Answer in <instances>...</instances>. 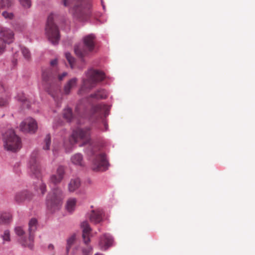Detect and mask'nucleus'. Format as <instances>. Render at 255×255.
Masks as SVG:
<instances>
[{
  "instance_id": "obj_1",
  "label": "nucleus",
  "mask_w": 255,
  "mask_h": 255,
  "mask_svg": "<svg viewBox=\"0 0 255 255\" xmlns=\"http://www.w3.org/2000/svg\"><path fill=\"white\" fill-rule=\"evenodd\" d=\"M80 140L83 142L79 144L80 146L87 145L85 152L89 156H93L92 169L95 171H104L108 169L109 166L106 155L104 153L99 152L98 147H94L91 143L90 131L89 128H78L73 130L69 138L71 144L77 143Z\"/></svg>"
},
{
  "instance_id": "obj_2",
  "label": "nucleus",
  "mask_w": 255,
  "mask_h": 255,
  "mask_svg": "<svg viewBox=\"0 0 255 255\" xmlns=\"http://www.w3.org/2000/svg\"><path fill=\"white\" fill-rule=\"evenodd\" d=\"M64 197L62 190L59 187L53 188L46 197V205L47 209L53 213L60 209Z\"/></svg>"
},
{
  "instance_id": "obj_3",
  "label": "nucleus",
  "mask_w": 255,
  "mask_h": 255,
  "mask_svg": "<svg viewBox=\"0 0 255 255\" xmlns=\"http://www.w3.org/2000/svg\"><path fill=\"white\" fill-rule=\"evenodd\" d=\"M87 79L83 80V85L79 91L82 93L85 89H91L95 87L98 82L102 81L105 78V73L102 71L95 69H90L86 72Z\"/></svg>"
},
{
  "instance_id": "obj_4",
  "label": "nucleus",
  "mask_w": 255,
  "mask_h": 255,
  "mask_svg": "<svg viewBox=\"0 0 255 255\" xmlns=\"http://www.w3.org/2000/svg\"><path fill=\"white\" fill-rule=\"evenodd\" d=\"M4 149L11 152H16L21 147L20 138L12 129H8L3 135Z\"/></svg>"
},
{
  "instance_id": "obj_5",
  "label": "nucleus",
  "mask_w": 255,
  "mask_h": 255,
  "mask_svg": "<svg viewBox=\"0 0 255 255\" xmlns=\"http://www.w3.org/2000/svg\"><path fill=\"white\" fill-rule=\"evenodd\" d=\"M95 36L93 34H90L83 38V43L78 44L74 47V52L76 55L80 58L88 55L92 52L95 47L94 40Z\"/></svg>"
},
{
  "instance_id": "obj_6",
  "label": "nucleus",
  "mask_w": 255,
  "mask_h": 255,
  "mask_svg": "<svg viewBox=\"0 0 255 255\" xmlns=\"http://www.w3.org/2000/svg\"><path fill=\"white\" fill-rule=\"evenodd\" d=\"M77 4L73 7L74 15L80 20L86 21L91 14V0H77Z\"/></svg>"
},
{
  "instance_id": "obj_7",
  "label": "nucleus",
  "mask_w": 255,
  "mask_h": 255,
  "mask_svg": "<svg viewBox=\"0 0 255 255\" xmlns=\"http://www.w3.org/2000/svg\"><path fill=\"white\" fill-rule=\"evenodd\" d=\"M53 15H49L47 18L45 27V33L49 41L53 45H57L60 38L59 29L53 22Z\"/></svg>"
},
{
  "instance_id": "obj_8",
  "label": "nucleus",
  "mask_w": 255,
  "mask_h": 255,
  "mask_svg": "<svg viewBox=\"0 0 255 255\" xmlns=\"http://www.w3.org/2000/svg\"><path fill=\"white\" fill-rule=\"evenodd\" d=\"M38 155V150L34 149L31 153L27 163L28 173L30 177L39 179L40 171L37 158Z\"/></svg>"
},
{
  "instance_id": "obj_9",
  "label": "nucleus",
  "mask_w": 255,
  "mask_h": 255,
  "mask_svg": "<svg viewBox=\"0 0 255 255\" xmlns=\"http://www.w3.org/2000/svg\"><path fill=\"white\" fill-rule=\"evenodd\" d=\"M37 221L35 218H32L28 223L29 237L27 240L25 238H22L20 240L21 245L24 247H28L30 249L33 248L32 243L34 241L33 233L37 229Z\"/></svg>"
},
{
  "instance_id": "obj_10",
  "label": "nucleus",
  "mask_w": 255,
  "mask_h": 255,
  "mask_svg": "<svg viewBox=\"0 0 255 255\" xmlns=\"http://www.w3.org/2000/svg\"><path fill=\"white\" fill-rule=\"evenodd\" d=\"M42 77L45 88L50 94L51 89L56 85V78L55 76L53 75L50 69H47L42 71Z\"/></svg>"
},
{
  "instance_id": "obj_11",
  "label": "nucleus",
  "mask_w": 255,
  "mask_h": 255,
  "mask_svg": "<svg viewBox=\"0 0 255 255\" xmlns=\"http://www.w3.org/2000/svg\"><path fill=\"white\" fill-rule=\"evenodd\" d=\"M19 128L24 133H34L37 129V123L34 119L29 117L20 123Z\"/></svg>"
},
{
  "instance_id": "obj_12",
  "label": "nucleus",
  "mask_w": 255,
  "mask_h": 255,
  "mask_svg": "<svg viewBox=\"0 0 255 255\" xmlns=\"http://www.w3.org/2000/svg\"><path fill=\"white\" fill-rule=\"evenodd\" d=\"M65 174V167L59 165L57 167L55 174H53L49 177V183L55 186L60 184L64 179Z\"/></svg>"
},
{
  "instance_id": "obj_13",
  "label": "nucleus",
  "mask_w": 255,
  "mask_h": 255,
  "mask_svg": "<svg viewBox=\"0 0 255 255\" xmlns=\"http://www.w3.org/2000/svg\"><path fill=\"white\" fill-rule=\"evenodd\" d=\"M0 39L6 44H10L14 40V34L13 31L9 28H3L0 30Z\"/></svg>"
},
{
  "instance_id": "obj_14",
  "label": "nucleus",
  "mask_w": 255,
  "mask_h": 255,
  "mask_svg": "<svg viewBox=\"0 0 255 255\" xmlns=\"http://www.w3.org/2000/svg\"><path fill=\"white\" fill-rule=\"evenodd\" d=\"M113 243L112 236L109 234H105L100 239L99 246L101 250L106 251L113 246Z\"/></svg>"
},
{
  "instance_id": "obj_15",
  "label": "nucleus",
  "mask_w": 255,
  "mask_h": 255,
  "mask_svg": "<svg viewBox=\"0 0 255 255\" xmlns=\"http://www.w3.org/2000/svg\"><path fill=\"white\" fill-rule=\"evenodd\" d=\"M81 227L82 229L83 242L86 245H87L90 242L89 236L91 233V228L87 221L83 222L81 224Z\"/></svg>"
},
{
  "instance_id": "obj_16",
  "label": "nucleus",
  "mask_w": 255,
  "mask_h": 255,
  "mask_svg": "<svg viewBox=\"0 0 255 255\" xmlns=\"http://www.w3.org/2000/svg\"><path fill=\"white\" fill-rule=\"evenodd\" d=\"M103 211L101 209L92 210L89 215V219L91 222L94 224H98L103 221Z\"/></svg>"
},
{
  "instance_id": "obj_17",
  "label": "nucleus",
  "mask_w": 255,
  "mask_h": 255,
  "mask_svg": "<svg viewBox=\"0 0 255 255\" xmlns=\"http://www.w3.org/2000/svg\"><path fill=\"white\" fill-rule=\"evenodd\" d=\"M63 117L68 123H71L76 120V123L77 124H82V122L80 120H76V118L74 117L72 109L68 107L63 110Z\"/></svg>"
},
{
  "instance_id": "obj_18",
  "label": "nucleus",
  "mask_w": 255,
  "mask_h": 255,
  "mask_svg": "<svg viewBox=\"0 0 255 255\" xmlns=\"http://www.w3.org/2000/svg\"><path fill=\"white\" fill-rule=\"evenodd\" d=\"M110 109V106L104 104H99L92 107V114L99 112L100 113H104V116L106 117L109 115Z\"/></svg>"
},
{
  "instance_id": "obj_19",
  "label": "nucleus",
  "mask_w": 255,
  "mask_h": 255,
  "mask_svg": "<svg viewBox=\"0 0 255 255\" xmlns=\"http://www.w3.org/2000/svg\"><path fill=\"white\" fill-rule=\"evenodd\" d=\"M30 194L26 190L22 191L16 193L14 197L15 201L20 203L23 202L25 200L29 199Z\"/></svg>"
},
{
  "instance_id": "obj_20",
  "label": "nucleus",
  "mask_w": 255,
  "mask_h": 255,
  "mask_svg": "<svg viewBox=\"0 0 255 255\" xmlns=\"http://www.w3.org/2000/svg\"><path fill=\"white\" fill-rule=\"evenodd\" d=\"M77 79L73 78L69 80L64 87V92L65 94H70L71 89L76 87L77 85Z\"/></svg>"
},
{
  "instance_id": "obj_21",
  "label": "nucleus",
  "mask_w": 255,
  "mask_h": 255,
  "mask_svg": "<svg viewBox=\"0 0 255 255\" xmlns=\"http://www.w3.org/2000/svg\"><path fill=\"white\" fill-rule=\"evenodd\" d=\"M81 181L79 178H72L68 184V190L70 192H74L80 187Z\"/></svg>"
},
{
  "instance_id": "obj_22",
  "label": "nucleus",
  "mask_w": 255,
  "mask_h": 255,
  "mask_svg": "<svg viewBox=\"0 0 255 255\" xmlns=\"http://www.w3.org/2000/svg\"><path fill=\"white\" fill-rule=\"evenodd\" d=\"M12 221V215L9 212H0V224H8Z\"/></svg>"
},
{
  "instance_id": "obj_23",
  "label": "nucleus",
  "mask_w": 255,
  "mask_h": 255,
  "mask_svg": "<svg viewBox=\"0 0 255 255\" xmlns=\"http://www.w3.org/2000/svg\"><path fill=\"white\" fill-rule=\"evenodd\" d=\"M75 112L76 114L79 116L83 118H86V114L87 112V109L85 108L81 101L79 102L77 104Z\"/></svg>"
},
{
  "instance_id": "obj_24",
  "label": "nucleus",
  "mask_w": 255,
  "mask_h": 255,
  "mask_svg": "<svg viewBox=\"0 0 255 255\" xmlns=\"http://www.w3.org/2000/svg\"><path fill=\"white\" fill-rule=\"evenodd\" d=\"M107 97V92L103 89L97 90L95 93L90 95V97L95 99H104Z\"/></svg>"
},
{
  "instance_id": "obj_25",
  "label": "nucleus",
  "mask_w": 255,
  "mask_h": 255,
  "mask_svg": "<svg viewBox=\"0 0 255 255\" xmlns=\"http://www.w3.org/2000/svg\"><path fill=\"white\" fill-rule=\"evenodd\" d=\"M76 201L74 198H70L67 201L66 208L68 212L72 213L75 210Z\"/></svg>"
},
{
  "instance_id": "obj_26",
  "label": "nucleus",
  "mask_w": 255,
  "mask_h": 255,
  "mask_svg": "<svg viewBox=\"0 0 255 255\" xmlns=\"http://www.w3.org/2000/svg\"><path fill=\"white\" fill-rule=\"evenodd\" d=\"M71 160L74 164L82 166L83 155L81 153H76L71 157Z\"/></svg>"
},
{
  "instance_id": "obj_27",
  "label": "nucleus",
  "mask_w": 255,
  "mask_h": 255,
  "mask_svg": "<svg viewBox=\"0 0 255 255\" xmlns=\"http://www.w3.org/2000/svg\"><path fill=\"white\" fill-rule=\"evenodd\" d=\"M51 145V135L50 133H48L46 135L44 141L43 149L45 150H49Z\"/></svg>"
},
{
  "instance_id": "obj_28",
  "label": "nucleus",
  "mask_w": 255,
  "mask_h": 255,
  "mask_svg": "<svg viewBox=\"0 0 255 255\" xmlns=\"http://www.w3.org/2000/svg\"><path fill=\"white\" fill-rule=\"evenodd\" d=\"M75 240V236L72 235L67 240L66 252L68 254Z\"/></svg>"
},
{
  "instance_id": "obj_29",
  "label": "nucleus",
  "mask_w": 255,
  "mask_h": 255,
  "mask_svg": "<svg viewBox=\"0 0 255 255\" xmlns=\"http://www.w3.org/2000/svg\"><path fill=\"white\" fill-rule=\"evenodd\" d=\"M15 98L19 102H21L23 104L25 103L28 108H29V102L27 101L25 96L22 93L21 94H18L15 97Z\"/></svg>"
},
{
  "instance_id": "obj_30",
  "label": "nucleus",
  "mask_w": 255,
  "mask_h": 255,
  "mask_svg": "<svg viewBox=\"0 0 255 255\" xmlns=\"http://www.w3.org/2000/svg\"><path fill=\"white\" fill-rule=\"evenodd\" d=\"M21 53L23 57L27 60L30 59L31 57V54L29 49L25 47L21 48Z\"/></svg>"
},
{
  "instance_id": "obj_31",
  "label": "nucleus",
  "mask_w": 255,
  "mask_h": 255,
  "mask_svg": "<svg viewBox=\"0 0 255 255\" xmlns=\"http://www.w3.org/2000/svg\"><path fill=\"white\" fill-rule=\"evenodd\" d=\"M65 57L67 61H68L71 68H73L75 61V58L73 57L71 54L69 52H67L65 53Z\"/></svg>"
},
{
  "instance_id": "obj_32",
  "label": "nucleus",
  "mask_w": 255,
  "mask_h": 255,
  "mask_svg": "<svg viewBox=\"0 0 255 255\" xmlns=\"http://www.w3.org/2000/svg\"><path fill=\"white\" fill-rule=\"evenodd\" d=\"M15 233L19 237H22L25 234V231L22 226H16L14 228Z\"/></svg>"
},
{
  "instance_id": "obj_33",
  "label": "nucleus",
  "mask_w": 255,
  "mask_h": 255,
  "mask_svg": "<svg viewBox=\"0 0 255 255\" xmlns=\"http://www.w3.org/2000/svg\"><path fill=\"white\" fill-rule=\"evenodd\" d=\"M38 186L42 194L43 195L45 194L46 191V184L43 183L41 180H39L38 183Z\"/></svg>"
},
{
  "instance_id": "obj_34",
  "label": "nucleus",
  "mask_w": 255,
  "mask_h": 255,
  "mask_svg": "<svg viewBox=\"0 0 255 255\" xmlns=\"http://www.w3.org/2000/svg\"><path fill=\"white\" fill-rule=\"evenodd\" d=\"M1 237L3 240V241L9 242L10 241V233L9 230H6L4 231V233L2 235H1Z\"/></svg>"
},
{
  "instance_id": "obj_35",
  "label": "nucleus",
  "mask_w": 255,
  "mask_h": 255,
  "mask_svg": "<svg viewBox=\"0 0 255 255\" xmlns=\"http://www.w3.org/2000/svg\"><path fill=\"white\" fill-rule=\"evenodd\" d=\"M2 15L5 19H11L13 17V14L12 12L6 10L2 12Z\"/></svg>"
},
{
  "instance_id": "obj_36",
  "label": "nucleus",
  "mask_w": 255,
  "mask_h": 255,
  "mask_svg": "<svg viewBox=\"0 0 255 255\" xmlns=\"http://www.w3.org/2000/svg\"><path fill=\"white\" fill-rule=\"evenodd\" d=\"M20 4L25 8H29L31 6L30 0H18Z\"/></svg>"
},
{
  "instance_id": "obj_37",
  "label": "nucleus",
  "mask_w": 255,
  "mask_h": 255,
  "mask_svg": "<svg viewBox=\"0 0 255 255\" xmlns=\"http://www.w3.org/2000/svg\"><path fill=\"white\" fill-rule=\"evenodd\" d=\"M5 48L6 44L3 42L2 40L0 39V55L4 53Z\"/></svg>"
},
{
  "instance_id": "obj_38",
  "label": "nucleus",
  "mask_w": 255,
  "mask_h": 255,
  "mask_svg": "<svg viewBox=\"0 0 255 255\" xmlns=\"http://www.w3.org/2000/svg\"><path fill=\"white\" fill-rule=\"evenodd\" d=\"M7 103V101L6 99L0 98V106H4Z\"/></svg>"
},
{
  "instance_id": "obj_39",
  "label": "nucleus",
  "mask_w": 255,
  "mask_h": 255,
  "mask_svg": "<svg viewBox=\"0 0 255 255\" xmlns=\"http://www.w3.org/2000/svg\"><path fill=\"white\" fill-rule=\"evenodd\" d=\"M18 166H19L18 163H16L14 166V170L17 174L19 173V172H20V170L18 168Z\"/></svg>"
},
{
  "instance_id": "obj_40",
  "label": "nucleus",
  "mask_w": 255,
  "mask_h": 255,
  "mask_svg": "<svg viewBox=\"0 0 255 255\" xmlns=\"http://www.w3.org/2000/svg\"><path fill=\"white\" fill-rule=\"evenodd\" d=\"M67 75V73L65 72H63L61 75H59L58 80L59 81H62L64 77H65Z\"/></svg>"
},
{
  "instance_id": "obj_41",
  "label": "nucleus",
  "mask_w": 255,
  "mask_h": 255,
  "mask_svg": "<svg viewBox=\"0 0 255 255\" xmlns=\"http://www.w3.org/2000/svg\"><path fill=\"white\" fill-rule=\"evenodd\" d=\"M57 64V59H54L50 61V65L51 66L56 65Z\"/></svg>"
},
{
  "instance_id": "obj_42",
  "label": "nucleus",
  "mask_w": 255,
  "mask_h": 255,
  "mask_svg": "<svg viewBox=\"0 0 255 255\" xmlns=\"http://www.w3.org/2000/svg\"><path fill=\"white\" fill-rule=\"evenodd\" d=\"M104 126L105 127V130L107 131L108 129V124L105 121H103Z\"/></svg>"
},
{
  "instance_id": "obj_43",
  "label": "nucleus",
  "mask_w": 255,
  "mask_h": 255,
  "mask_svg": "<svg viewBox=\"0 0 255 255\" xmlns=\"http://www.w3.org/2000/svg\"><path fill=\"white\" fill-rule=\"evenodd\" d=\"M62 0V2L64 4V5L65 6H68V4L67 3V0Z\"/></svg>"
},
{
  "instance_id": "obj_44",
  "label": "nucleus",
  "mask_w": 255,
  "mask_h": 255,
  "mask_svg": "<svg viewBox=\"0 0 255 255\" xmlns=\"http://www.w3.org/2000/svg\"><path fill=\"white\" fill-rule=\"evenodd\" d=\"M48 248L49 249H54V246L52 244H50L48 246Z\"/></svg>"
},
{
  "instance_id": "obj_45",
  "label": "nucleus",
  "mask_w": 255,
  "mask_h": 255,
  "mask_svg": "<svg viewBox=\"0 0 255 255\" xmlns=\"http://www.w3.org/2000/svg\"><path fill=\"white\" fill-rule=\"evenodd\" d=\"M53 128H56V125H55V123H54V124H53Z\"/></svg>"
},
{
  "instance_id": "obj_46",
  "label": "nucleus",
  "mask_w": 255,
  "mask_h": 255,
  "mask_svg": "<svg viewBox=\"0 0 255 255\" xmlns=\"http://www.w3.org/2000/svg\"><path fill=\"white\" fill-rule=\"evenodd\" d=\"M95 255H104L100 254V253H97V254H95Z\"/></svg>"
},
{
  "instance_id": "obj_47",
  "label": "nucleus",
  "mask_w": 255,
  "mask_h": 255,
  "mask_svg": "<svg viewBox=\"0 0 255 255\" xmlns=\"http://www.w3.org/2000/svg\"><path fill=\"white\" fill-rule=\"evenodd\" d=\"M0 30H1V29H0Z\"/></svg>"
}]
</instances>
